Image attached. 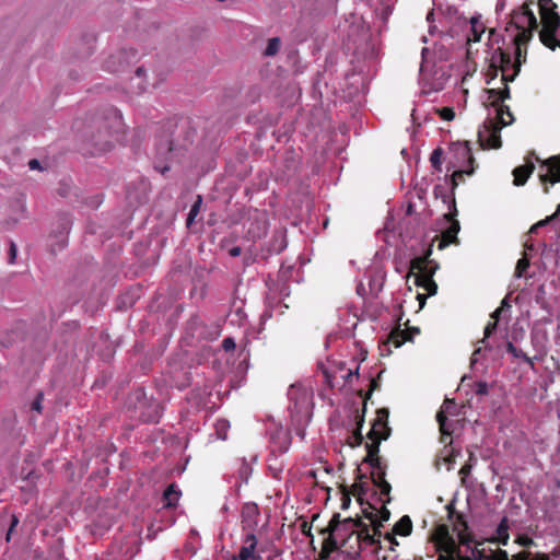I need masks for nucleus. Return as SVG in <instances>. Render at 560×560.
Wrapping results in <instances>:
<instances>
[{"mask_svg":"<svg viewBox=\"0 0 560 560\" xmlns=\"http://www.w3.org/2000/svg\"><path fill=\"white\" fill-rule=\"evenodd\" d=\"M529 259L524 255L522 258H520L516 262V267L514 270V277L515 278H522L524 276V272L529 268Z\"/></svg>","mask_w":560,"mask_h":560,"instance_id":"nucleus-42","label":"nucleus"},{"mask_svg":"<svg viewBox=\"0 0 560 560\" xmlns=\"http://www.w3.org/2000/svg\"><path fill=\"white\" fill-rule=\"evenodd\" d=\"M456 213H447L444 218L450 222V225L441 233V235H436L429 245H434V242L438 241V249L442 250L450 246L451 244H458L457 234L460 230L459 222L455 219Z\"/></svg>","mask_w":560,"mask_h":560,"instance_id":"nucleus-16","label":"nucleus"},{"mask_svg":"<svg viewBox=\"0 0 560 560\" xmlns=\"http://www.w3.org/2000/svg\"><path fill=\"white\" fill-rule=\"evenodd\" d=\"M420 329L418 327H412L408 329H400L399 327L393 329L388 335L387 342L395 348H399L407 341H412V337L415 335H419Z\"/></svg>","mask_w":560,"mask_h":560,"instance_id":"nucleus-21","label":"nucleus"},{"mask_svg":"<svg viewBox=\"0 0 560 560\" xmlns=\"http://www.w3.org/2000/svg\"><path fill=\"white\" fill-rule=\"evenodd\" d=\"M70 224H71L70 219H68V218H63V219H62L60 235H63V233H67V232H68V230H69V228H70ZM61 237H63V236H61ZM60 243H61V247H65V246H66V243H65V240H63V238H61Z\"/></svg>","mask_w":560,"mask_h":560,"instance_id":"nucleus-53","label":"nucleus"},{"mask_svg":"<svg viewBox=\"0 0 560 560\" xmlns=\"http://www.w3.org/2000/svg\"><path fill=\"white\" fill-rule=\"evenodd\" d=\"M489 393L488 384L486 382H478L476 384V394L479 396H485Z\"/></svg>","mask_w":560,"mask_h":560,"instance_id":"nucleus-55","label":"nucleus"},{"mask_svg":"<svg viewBox=\"0 0 560 560\" xmlns=\"http://www.w3.org/2000/svg\"><path fill=\"white\" fill-rule=\"evenodd\" d=\"M500 307H502V311H504L505 308H510L511 307V304L509 303L508 298H504L501 301V306Z\"/></svg>","mask_w":560,"mask_h":560,"instance_id":"nucleus-64","label":"nucleus"},{"mask_svg":"<svg viewBox=\"0 0 560 560\" xmlns=\"http://www.w3.org/2000/svg\"><path fill=\"white\" fill-rule=\"evenodd\" d=\"M355 525L349 527L348 532H341L340 550L350 559L358 558L361 552L371 549L377 552L381 549V540L369 529V526L361 518H352Z\"/></svg>","mask_w":560,"mask_h":560,"instance_id":"nucleus-2","label":"nucleus"},{"mask_svg":"<svg viewBox=\"0 0 560 560\" xmlns=\"http://www.w3.org/2000/svg\"><path fill=\"white\" fill-rule=\"evenodd\" d=\"M388 416L389 412L387 409L382 408L376 411V418L372 423V428L368 433V439H378L383 436L386 432H388V436L390 435V428L388 427Z\"/></svg>","mask_w":560,"mask_h":560,"instance_id":"nucleus-17","label":"nucleus"},{"mask_svg":"<svg viewBox=\"0 0 560 560\" xmlns=\"http://www.w3.org/2000/svg\"><path fill=\"white\" fill-rule=\"evenodd\" d=\"M497 327H498V323L497 322H489L487 324V326L485 327V336L483 338L480 340L481 343H485L486 342V339L489 338L495 330H497Z\"/></svg>","mask_w":560,"mask_h":560,"instance_id":"nucleus-49","label":"nucleus"},{"mask_svg":"<svg viewBox=\"0 0 560 560\" xmlns=\"http://www.w3.org/2000/svg\"><path fill=\"white\" fill-rule=\"evenodd\" d=\"M436 551L444 552V557H451L455 560H471L467 556H463L458 545L448 532L446 525H441L436 528L433 536Z\"/></svg>","mask_w":560,"mask_h":560,"instance_id":"nucleus-12","label":"nucleus"},{"mask_svg":"<svg viewBox=\"0 0 560 560\" xmlns=\"http://www.w3.org/2000/svg\"><path fill=\"white\" fill-rule=\"evenodd\" d=\"M366 464H369L373 469L377 470L376 472H380V471H386V466L383 465L382 463V459L381 457H375V458H372L368 462H365Z\"/></svg>","mask_w":560,"mask_h":560,"instance_id":"nucleus-48","label":"nucleus"},{"mask_svg":"<svg viewBox=\"0 0 560 560\" xmlns=\"http://www.w3.org/2000/svg\"><path fill=\"white\" fill-rule=\"evenodd\" d=\"M248 233L252 234L254 238L261 237L266 233V222H262L261 226L259 225L257 231L249 230Z\"/></svg>","mask_w":560,"mask_h":560,"instance_id":"nucleus-56","label":"nucleus"},{"mask_svg":"<svg viewBox=\"0 0 560 560\" xmlns=\"http://www.w3.org/2000/svg\"><path fill=\"white\" fill-rule=\"evenodd\" d=\"M24 339L25 332L23 329V324H18L13 329L1 336L0 345L2 348L8 349L21 341H24Z\"/></svg>","mask_w":560,"mask_h":560,"instance_id":"nucleus-24","label":"nucleus"},{"mask_svg":"<svg viewBox=\"0 0 560 560\" xmlns=\"http://www.w3.org/2000/svg\"><path fill=\"white\" fill-rule=\"evenodd\" d=\"M257 539L254 533H247L244 539V544L240 549V560H260V556L255 553Z\"/></svg>","mask_w":560,"mask_h":560,"instance_id":"nucleus-23","label":"nucleus"},{"mask_svg":"<svg viewBox=\"0 0 560 560\" xmlns=\"http://www.w3.org/2000/svg\"><path fill=\"white\" fill-rule=\"evenodd\" d=\"M438 115L441 119L451 121L455 118V110L453 107H441L436 109Z\"/></svg>","mask_w":560,"mask_h":560,"instance_id":"nucleus-45","label":"nucleus"},{"mask_svg":"<svg viewBox=\"0 0 560 560\" xmlns=\"http://www.w3.org/2000/svg\"><path fill=\"white\" fill-rule=\"evenodd\" d=\"M485 128L489 132L486 143L481 139V132L479 131V140L482 147L489 149H500L502 147L500 131L503 127L499 126L494 119H488L485 122Z\"/></svg>","mask_w":560,"mask_h":560,"instance_id":"nucleus-18","label":"nucleus"},{"mask_svg":"<svg viewBox=\"0 0 560 560\" xmlns=\"http://www.w3.org/2000/svg\"><path fill=\"white\" fill-rule=\"evenodd\" d=\"M139 60L138 51L135 49H120L108 56L104 61L105 70L117 73L125 71L131 63Z\"/></svg>","mask_w":560,"mask_h":560,"instance_id":"nucleus-14","label":"nucleus"},{"mask_svg":"<svg viewBox=\"0 0 560 560\" xmlns=\"http://www.w3.org/2000/svg\"><path fill=\"white\" fill-rule=\"evenodd\" d=\"M50 560H62V555L59 548L51 551Z\"/></svg>","mask_w":560,"mask_h":560,"instance_id":"nucleus-60","label":"nucleus"},{"mask_svg":"<svg viewBox=\"0 0 560 560\" xmlns=\"http://www.w3.org/2000/svg\"><path fill=\"white\" fill-rule=\"evenodd\" d=\"M387 439H388V432H386L383 436H380L378 439H369L371 442L365 444L366 456L363 459V462L365 463L372 458L378 457L381 442L385 441Z\"/></svg>","mask_w":560,"mask_h":560,"instance_id":"nucleus-34","label":"nucleus"},{"mask_svg":"<svg viewBox=\"0 0 560 560\" xmlns=\"http://www.w3.org/2000/svg\"><path fill=\"white\" fill-rule=\"evenodd\" d=\"M95 47V36L86 34L72 43V49L74 50L75 58L84 59L91 56Z\"/></svg>","mask_w":560,"mask_h":560,"instance_id":"nucleus-19","label":"nucleus"},{"mask_svg":"<svg viewBox=\"0 0 560 560\" xmlns=\"http://www.w3.org/2000/svg\"><path fill=\"white\" fill-rule=\"evenodd\" d=\"M431 255L432 245H429L421 256L410 260L409 273L415 276V284L427 291V294L418 293L417 295L420 308L424 306L428 296L435 295L438 292V284L433 280V276L439 269V264L431 259Z\"/></svg>","mask_w":560,"mask_h":560,"instance_id":"nucleus-3","label":"nucleus"},{"mask_svg":"<svg viewBox=\"0 0 560 560\" xmlns=\"http://www.w3.org/2000/svg\"><path fill=\"white\" fill-rule=\"evenodd\" d=\"M532 3V1L525 2L520 9L514 10L506 24L505 32L510 35L514 46L527 48V44L533 37V32L538 27L537 19L530 9Z\"/></svg>","mask_w":560,"mask_h":560,"instance_id":"nucleus-4","label":"nucleus"},{"mask_svg":"<svg viewBox=\"0 0 560 560\" xmlns=\"http://www.w3.org/2000/svg\"><path fill=\"white\" fill-rule=\"evenodd\" d=\"M121 126V116L115 108L77 120L73 128L79 152L84 156H97L110 151Z\"/></svg>","mask_w":560,"mask_h":560,"instance_id":"nucleus-1","label":"nucleus"},{"mask_svg":"<svg viewBox=\"0 0 560 560\" xmlns=\"http://www.w3.org/2000/svg\"><path fill=\"white\" fill-rule=\"evenodd\" d=\"M378 386L380 385H378L377 380L372 378L371 380V384H370V389H369V392L365 395V399H368L372 395V392L375 390L376 388H378Z\"/></svg>","mask_w":560,"mask_h":560,"instance_id":"nucleus-59","label":"nucleus"},{"mask_svg":"<svg viewBox=\"0 0 560 560\" xmlns=\"http://www.w3.org/2000/svg\"><path fill=\"white\" fill-rule=\"evenodd\" d=\"M20 524V518L18 515L12 514L10 516L9 527L5 533V541L10 542L12 539L13 534L16 532V528Z\"/></svg>","mask_w":560,"mask_h":560,"instance_id":"nucleus-43","label":"nucleus"},{"mask_svg":"<svg viewBox=\"0 0 560 560\" xmlns=\"http://www.w3.org/2000/svg\"><path fill=\"white\" fill-rule=\"evenodd\" d=\"M489 105L495 109L497 117L495 122L505 127L513 122L514 117L509 106L504 105V101L511 97V91L509 85L505 84L503 88L487 89Z\"/></svg>","mask_w":560,"mask_h":560,"instance_id":"nucleus-11","label":"nucleus"},{"mask_svg":"<svg viewBox=\"0 0 560 560\" xmlns=\"http://www.w3.org/2000/svg\"><path fill=\"white\" fill-rule=\"evenodd\" d=\"M390 517V511L386 508V504L383 503L380 511L376 510L375 523L373 526V533L375 537L381 540L382 532L381 528L384 526V523L387 522Z\"/></svg>","mask_w":560,"mask_h":560,"instance_id":"nucleus-31","label":"nucleus"},{"mask_svg":"<svg viewBox=\"0 0 560 560\" xmlns=\"http://www.w3.org/2000/svg\"><path fill=\"white\" fill-rule=\"evenodd\" d=\"M16 255H18V247L14 242L10 241V246H9V250H8V262L14 264L16 260Z\"/></svg>","mask_w":560,"mask_h":560,"instance_id":"nucleus-50","label":"nucleus"},{"mask_svg":"<svg viewBox=\"0 0 560 560\" xmlns=\"http://www.w3.org/2000/svg\"><path fill=\"white\" fill-rule=\"evenodd\" d=\"M499 71H500L499 66L493 62V56H492L491 62L486 72V78H487L486 83L490 84V82L498 77Z\"/></svg>","mask_w":560,"mask_h":560,"instance_id":"nucleus-44","label":"nucleus"},{"mask_svg":"<svg viewBox=\"0 0 560 560\" xmlns=\"http://www.w3.org/2000/svg\"><path fill=\"white\" fill-rule=\"evenodd\" d=\"M144 74V69L142 67H139L137 68L136 70V74H135V78H132V81L135 80H138L139 82L137 83V89H138V92L141 93L143 92L145 89H147V85L144 84V82L142 81V77Z\"/></svg>","mask_w":560,"mask_h":560,"instance_id":"nucleus-47","label":"nucleus"},{"mask_svg":"<svg viewBox=\"0 0 560 560\" xmlns=\"http://www.w3.org/2000/svg\"><path fill=\"white\" fill-rule=\"evenodd\" d=\"M486 31L485 24L480 21L479 18L470 19V33L467 36L468 43H478L481 39L482 34Z\"/></svg>","mask_w":560,"mask_h":560,"instance_id":"nucleus-33","label":"nucleus"},{"mask_svg":"<svg viewBox=\"0 0 560 560\" xmlns=\"http://www.w3.org/2000/svg\"><path fill=\"white\" fill-rule=\"evenodd\" d=\"M475 552L477 555V560H510L508 552L500 548L495 550L490 549L489 553L485 548H476Z\"/></svg>","mask_w":560,"mask_h":560,"instance_id":"nucleus-32","label":"nucleus"},{"mask_svg":"<svg viewBox=\"0 0 560 560\" xmlns=\"http://www.w3.org/2000/svg\"><path fill=\"white\" fill-rule=\"evenodd\" d=\"M201 205H202V197L200 195H197L196 201L191 206V208L189 210V213H188V217H187V222H186L187 226L191 225V223L194 222L195 218L200 212Z\"/></svg>","mask_w":560,"mask_h":560,"instance_id":"nucleus-40","label":"nucleus"},{"mask_svg":"<svg viewBox=\"0 0 560 560\" xmlns=\"http://www.w3.org/2000/svg\"><path fill=\"white\" fill-rule=\"evenodd\" d=\"M501 313H502V307H498L492 314H491V318L493 319V322H499L500 319V316H501Z\"/></svg>","mask_w":560,"mask_h":560,"instance_id":"nucleus-62","label":"nucleus"},{"mask_svg":"<svg viewBox=\"0 0 560 560\" xmlns=\"http://www.w3.org/2000/svg\"><path fill=\"white\" fill-rule=\"evenodd\" d=\"M538 5L542 23V30L539 33L540 42L549 49L555 50L560 44L556 37L560 25V15L556 11L557 4L552 0H539Z\"/></svg>","mask_w":560,"mask_h":560,"instance_id":"nucleus-7","label":"nucleus"},{"mask_svg":"<svg viewBox=\"0 0 560 560\" xmlns=\"http://www.w3.org/2000/svg\"><path fill=\"white\" fill-rule=\"evenodd\" d=\"M559 214H560V203L557 207V211L552 215H550L547 219L541 220L538 223H536L535 225H533L532 229H530V232H534L538 226L545 225L548 221L555 219Z\"/></svg>","mask_w":560,"mask_h":560,"instance_id":"nucleus-52","label":"nucleus"},{"mask_svg":"<svg viewBox=\"0 0 560 560\" xmlns=\"http://www.w3.org/2000/svg\"><path fill=\"white\" fill-rule=\"evenodd\" d=\"M357 498V501L360 505H364L363 497L366 493V485L363 482H355L352 485V490L350 491Z\"/></svg>","mask_w":560,"mask_h":560,"instance_id":"nucleus-39","label":"nucleus"},{"mask_svg":"<svg viewBox=\"0 0 560 560\" xmlns=\"http://www.w3.org/2000/svg\"><path fill=\"white\" fill-rule=\"evenodd\" d=\"M392 530L399 536H409L412 532V521L409 515L400 517Z\"/></svg>","mask_w":560,"mask_h":560,"instance_id":"nucleus-35","label":"nucleus"},{"mask_svg":"<svg viewBox=\"0 0 560 560\" xmlns=\"http://www.w3.org/2000/svg\"><path fill=\"white\" fill-rule=\"evenodd\" d=\"M312 397V390L301 384H293L289 387V411L292 418H295L298 421L306 420L310 418Z\"/></svg>","mask_w":560,"mask_h":560,"instance_id":"nucleus-9","label":"nucleus"},{"mask_svg":"<svg viewBox=\"0 0 560 560\" xmlns=\"http://www.w3.org/2000/svg\"><path fill=\"white\" fill-rule=\"evenodd\" d=\"M506 351L511 353L514 358L522 359L525 363H527L532 369H534V360L528 357L524 351L516 348L512 342L506 343Z\"/></svg>","mask_w":560,"mask_h":560,"instance_id":"nucleus-37","label":"nucleus"},{"mask_svg":"<svg viewBox=\"0 0 560 560\" xmlns=\"http://www.w3.org/2000/svg\"><path fill=\"white\" fill-rule=\"evenodd\" d=\"M128 404L138 411V417L143 422L155 423L161 418V408L158 402L150 401L143 388L135 389L128 397Z\"/></svg>","mask_w":560,"mask_h":560,"instance_id":"nucleus-10","label":"nucleus"},{"mask_svg":"<svg viewBox=\"0 0 560 560\" xmlns=\"http://www.w3.org/2000/svg\"><path fill=\"white\" fill-rule=\"evenodd\" d=\"M180 490L177 489L175 483H171L163 492V506L175 508L180 498Z\"/></svg>","mask_w":560,"mask_h":560,"instance_id":"nucleus-30","label":"nucleus"},{"mask_svg":"<svg viewBox=\"0 0 560 560\" xmlns=\"http://www.w3.org/2000/svg\"><path fill=\"white\" fill-rule=\"evenodd\" d=\"M351 504V493L347 486H341V509L347 510Z\"/></svg>","mask_w":560,"mask_h":560,"instance_id":"nucleus-46","label":"nucleus"},{"mask_svg":"<svg viewBox=\"0 0 560 560\" xmlns=\"http://www.w3.org/2000/svg\"><path fill=\"white\" fill-rule=\"evenodd\" d=\"M510 539L509 535V520L506 516L502 517L501 522L497 527V535L488 539L492 544H499L506 546Z\"/></svg>","mask_w":560,"mask_h":560,"instance_id":"nucleus-28","label":"nucleus"},{"mask_svg":"<svg viewBox=\"0 0 560 560\" xmlns=\"http://www.w3.org/2000/svg\"><path fill=\"white\" fill-rule=\"evenodd\" d=\"M396 535H397V534H394V532H393V530H392V532H388V533H386V534L384 535V539H385L386 541H388V542H389V545H390V546H389V549H390V550H393V551L395 550V546H398V545H399V544H398V540L396 539Z\"/></svg>","mask_w":560,"mask_h":560,"instance_id":"nucleus-51","label":"nucleus"},{"mask_svg":"<svg viewBox=\"0 0 560 560\" xmlns=\"http://www.w3.org/2000/svg\"><path fill=\"white\" fill-rule=\"evenodd\" d=\"M452 158L448 160L447 170L457 168L451 175V190L454 192L464 177L475 173V158L471 153L469 142H455L450 147Z\"/></svg>","mask_w":560,"mask_h":560,"instance_id":"nucleus-5","label":"nucleus"},{"mask_svg":"<svg viewBox=\"0 0 560 560\" xmlns=\"http://www.w3.org/2000/svg\"><path fill=\"white\" fill-rule=\"evenodd\" d=\"M35 475V467H31L26 474V479L32 481Z\"/></svg>","mask_w":560,"mask_h":560,"instance_id":"nucleus-63","label":"nucleus"},{"mask_svg":"<svg viewBox=\"0 0 560 560\" xmlns=\"http://www.w3.org/2000/svg\"><path fill=\"white\" fill-rule=\"evenodd\" d=\"M186 150L184 144H175L172 133L163 130L156 142V156L164 161H171L179 156Z\"/></svg>","mask_w":560,"mask_h":560,"instance_id":"nucleus-15","label":"nucleus"},{"mask_svg":"<svg viewBox=\"0 0 560 560\" xmlns=\"http://www.w3.org/2000/svg\"><path fill=\"white\" fill-rule=\"evenodd\" d=\"M229 254L230 256L232 257H237L242 254V249L240 246H235V247H232L230 250H229Z\"/></svg>","mask_w":560,"mask_h":560,"instance_id":"nucleus-61","label":"nucleus"},{"mask_svg":"<svg viewBox=\"0 0 560 560\" xmlns=\"http://www.w3.org/2000/svg\"><path fill=\"white\" fill-rule=\"evenodd\" d=\"M222 348L225 350V351H232L236 348V345H235V341L233 338L231 337H226L222 340Z\"/></svg>","mask_w":560,"mask_h":560,"instance_id":"nucleus-54","label":"nucleus"},{"mask_svg":"<svg viewBox=\"0 0 560 560\" xmlns=\"http://www.w3.org/2000/svg\"><path fill=\"white\" fill-rule=\"evenodd\" d=\"M386 471L371 472V479L375 487L380 489L381 495L385 497L382 502L388 504L390 502L392 486L386 480Z\"/></svg>","mask_w":560,"mask_h":560,"instance_id":"nucleus-25","label":"nucleus"},{"mask_svg":"<svg viewBox=\"0 0 560 560\" xmlns=\"http://www.w3.org/2000/svg\"><path fill=\"white\" fill-rule=\"evenodd\" d=\"M281 47V39L279 37H272L268 39L267 47L264 51V56L271 57L279 52Z\"/></svg>","mask_w":560,"mask_h":560,"instance_id":"nucleus-38","label":"nucleus"},{"mask_svg":"<svg viewBox=\"0 0 560 560\" xmlns=\"http://www.w3.org/2000/svg\"><path fill=\"white\" fill-rule=\"evenodd\" d=\"M468 524L463 514H456L453 523V530L457 533L458 542L463 546H469L474 541V535L468 530Z\"/></svg>","mask_w":560,"mask_h":560,"instance_id":"nucleus-22","label":"nucleus"},{"mask_svg":"<svg viewBox=\"0 0 560 560\" xmlns=\"http://www.w3.org/2000/svg\"><path fill=\"white\" fill-rule=\"evenodd\" d=\"M455 405V401L454 399H450V398H445L444 402H443V406L441 408L440 411H444V415L446 416V411L448 410V408H451L452 406Z\"/></svg>","mask_w":560,"mask_h":560,"instance_id":"nucleus-58","label":"nucleus"},{"mask_svg":"<svg viewBox=\"0 0 560 560\" xmlns=\"http://www.w3.org/2000/svg\"><path fill=\"white\" fill-rule=\"evenodd\" d=\"M364 413H365V404L363 405L362 415H357V429L352 432V434L348 438V445L352 448L358 447L363 442V435L361 433V429L364 423Z\"/></svg>","mask_w":560,"mask_h":560,"instance_id":"nucleus-27","label":"nucleus"},{"mask_svg":"<svg viewBox=\"0 0 560 560\" xmlns=\"http://www.w3.org/2000/svg\"><path fill=\"white\" fill-rule=\"evenodd\" d=\"M361 510H362V517L358 516L357 518H361L363 522H364V520H368L369 523L365 522V524L369 526L370 532L373 533V526H374L375 516H376V508L374 505H372L370 502L364 501V505H361Z\"/></svg>","mask_w":560,"mask_h":560,"instance_id":"nucleus-36","label":"nucleus"},{"mask_svg":"<svg viewBox=\"0 0 560 560\" xmlns=\"http://www.w3.org/2000/svg\"><path fill=\"white\" fill-rule=\"evenodd\" d=\"M353 525H355V523H352V517L341 521L339 513H335L332 515L327 527L319 532L325 536L322 550L319 552L320 559H328L334 551L340 549L339 539L341 540V532H348L349 527Z\"/></svg>","mask_w":560,"mask_h":560,"instance_id":"nucleus-8","label":"nucleus"},{"mask_svg":"<svg viewBox=\"0 0 560 560\" xmlns=\"http://www.w3.org/2000/svg\"><path fill=\"white\" fill-rule=\"evenodd\" d=\"M311 530H312V524H308L307 522H303L301 524V532L306 535V536H312L311 534Z\"/></svg>","mask_w":560,"mask_h":560,"instance_id":"nucleus-57","label":"nucleus"},{"mask_svg":"<svg viewBox=\"0 0 560 560\" xmlns=\"http://www.w3.org/2000/svg\"><path fill=\"white\" fill-rule=\"evenodd\" d=\"M442 155H443L442 148H436L433 150V152L431 153V156H430L431 165L438 172L442 171Z\"/></svg>","mask_w":560,"mask_h":560,"instance_id":"nucleus-41","label":"nucleus"},{"mask_svg":"<svg viewBox=\"0 0 560 560\" xmlns=\"http://www.w3.org/2000/svg\"><path fill=\"white\" fill-rule=\"evenodd\" d=\"M535 171V165L528 159L524 165H520L513 170V184L515 186H523Z\"/></svg>","mask_w":560,"mask_h":560,"instance_id":"nucleus-26","label":"nucleus"},{"mask_svg":"<svg viewBox=\"0 0 560 560\" xmlns=\"http://www.w3.org/2000/svg\"><path fill=\"white\" fill-rule=\"evenodd\" d=\"M536 161L540 163L539 182L544 186V192L549 194L548 185L560 183V153L546 160L536 156Z\"/></svg>","mask_w":560,"mask_h":560,"instance_id":"nucleus-13","label":"nucleus"},{"mask_svg":"<svg viewBox=\"0 0 560 560\" xmlns=\"http://www.w3.org/2000/svg\"><path fill=\"white\" fill-rule=\"evenodd\" d=\"M259 509L254 502H247L242 508V525L243 528L253 533L258 524Z\"/></svg>","mask_w":560,"mask_h":560,"instance_id":"nucleus-20","label":"nucleus"},{"mask_svg":"<svg viewBox=\"0 0 560 560\" xmlns=\"http://www.w3.org/2000/svg\"><path fill=\"white\" fill-rule=\"evenodd\" d=\"M527 48L522 46H514V60L511 58L509 51L502 48H497L493 51V62L499 66L500 72L502 73L501 82L503 86L513 82L521 71V67L526 62Z\"/></svg>","mask_w":560,"mask_h":560,"instance_id":"nucleus-6","label":"nucleus"},{"mask_svg":"<svg viewBox=\"0 0 560 560\" xmlns=\"http://www.w3.org/2000/svg\"><path fill=\"white\" fill-rule=\"evenodd\" d=\"M436 421L441 432V443H443L445 446L451 445L453 431L447 425V417L444 415L443 410L436 413Z\"/></svg>","mask_w":560,"mask_h":560,"instance_id":"nucleus-29","label":"nucleus"}]
</instances>
